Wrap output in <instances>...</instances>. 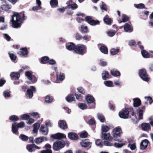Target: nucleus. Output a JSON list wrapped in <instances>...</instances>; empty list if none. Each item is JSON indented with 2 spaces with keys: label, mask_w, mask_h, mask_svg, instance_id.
<instances>
[{
  "label": "nucleus",
  "mask_w": 153,
  "mask_h": 153,
  "mask_svg": "<svg viewBox=\"0 0 153 153\" xmlns=\"http://www.w3.org/2000/svg\"><path fill=\"white\" fill-rule=\"evenodd\" d=\"M75 95L76 97V99L77 100H82V96L81 94H80L75 93Z\"/></svg>",
  "instance_id": "nucleus-62"
},
{
  "label": "nucleus",
  "mask_w": 153,
  "mask_h": 153,
  "mask_svg": "<svg viewBox=\"0 0 153 153\" xmlns=\"http://www.w3.org/2000/svg\"><path fill=\"white\" fill-rule=\"evenodd\" d=\"M76 45L73 42H69L66 45V48L68 50L72 51H74L75 52Z\"/></svg>",
  "instance_id": "nucleus-16"
},
{
  "label": "nucleus",
  "mask_w": 153,
  "mask_h": 153,
  "mask_svg": "<svg viewBox=\"0 0 153 153\" xmlns=\"http://www.w3.org/2000/svg\"><path fill=\"white\" fill-rule=\"evenodd\" d=\"M36 91V89L34 86H32L30 87V89H28L27 90V95L29 98H31L33 96V93Z\"/></svg>",
  "instance_id": "nucleus-11"
},
{
  "label": "nucleus",
  "mask_w": 153,
  "mask_h": 153,
  "mask_svg": "<svg viewBox=\"0 0 153 153\" xmlns=\"http://www.w3.org/2000/svg\"><path fill=\"white\" fill-rule=\"evenodd\" d=\"M138 75L141 79L143 81L148 82L150 80V78L146 69L143 68L139 70Z\"/></svg>",
  "instance_id": "nucleus-4"
},
{
  "label": "nucleus",
  "mask_w": 153,
  "mask_h": 153,
  "mask_svg": "<svg viewBox=\"0 0 153 153\" xmlns=\"http://www.w3.org/2000/svg\"><path fill=\"white\" fill-rule=\"evenodd\" d=\"M133 100V106L134 107H137L140 106L141 104L140 99L138 98H134Z\"/></svg>",
  "instance_id": "nucleus-23"
},
{
  "label": "nucleus",
  "mask_w": 153,
  "mask_h": 153,
  "mask_svg": "<svg viewBox=\"0 0 153 153\" xmlns=\"http://www.w3.org/2000/svg\"><path fill=\"white\" fill-rule=\"evenodd\" d=\"M124 30L126 32H132L133 30V28L128 23H126L124 25Z\"/></svg>",
  "instance_id": "nucleus-24"
},
{
  "label": "nucleus",
  "mask_w": 153,
  "mask_h": 153,
  "mask_svg": "<svg viewBox=\"0 0 153 153\" xmlns=\"http://www.w3.org/2000/svg\"><path fill=\"white\" fill-rule=\"evenodd\" d=\"M81 31L82 33H86L89 32L88 28L87 26L82 25L81 26Z\"/></svg>",
  "instance_id": "nucleus-40"
},
{
  "label": "nucleus",
  "mask_w": 153,
  "mask_h": 153,
  "mask_svg": "<svg viewBox=\"0 0 153 153\" xmlns=\"http://www.w3.org/2000/svg\"><path fill=\"white\" fill-rule=\"evenodd\" d=\"M9 119L12 121L16 122L19 120V118L16 115H13L10 117Z\"/></svg>",
  "instance_id": "nucleus-42"
},
{
  "label": "nucleus",
  "mask_w": 153,
  "mask_h": 153,
  "mask_svg": "<svg viewBox=\"0 0 153 153\" xmlns=\"http://www.w3.org/2000/svg\"><path fill=\"white\" fill-rule=\"evenodd\" d=\"M40 153H52V151L51 149L43 150Z\"/></svg>",
  "instance_id": "nucleus-64"
},
{
  "label": "nucleus",
  "mask_w": 153,
  "mask_h": 153,
  "mask_svg": "<svg viewBox=\"0 0 153 153\" xmlns=\"http://www.w3.org/2000/svg\"><path fill=\"white\" fill-rule=\"evenodd\" d=\"M45 127L44 126H41L40 128V131L42 132V133L46 135L48 133V129L46 128V130L44 129Z\"/></svg>",
  "instance_id": "nucleus-38"
},
{
  "label": "nucleus",
  "mask_w": 153,
  "mask_h": 153,
  "mask_svg": "<svg viewBox=\"0 0 153 153\" xmlns=\"http://www.w3.org/2000/svg\"><path fill=\"white\" fill-rule=\"evenodd\" d=\"M122 130L120 128L117 127L114 128L113 131L112 135L114 137H120L122 133Z\"/></svg>",
  "instance_id": "nucleus-9"
},
{
  "label": "nucleus",
  "mask_w": 153,
  "mask_h": 153,
  "mask_svg": "<svg viewBox=\"0 0 153 153\" xmlns=\"http://www.w3.org/2000/svg\"><path fill=\"white\" fill-rule=\"evenodd\" d=\"M88 123L89 125H94L96 123L95 121L93 118H91V119H90Z\"/></svg>",
  "instance_id": "nucleus-63"
},
{
  "label": "nucleus",
  "mask_w": 153,
  "mask_h": 153,
  "mask_svg": "<svg viewBox=\"0 0 153 153\" xmlns=\"http://www.w3.org/2000/svg\"><path fill=\"white\" fill-rule=\"evenodd\" d=\"M120 51V48H113L111 49L110 50V53L112 56L115 55L117 54Z\"/></svg>",
  "instance_id": "nucleus-28"
},
{
  "label": "nucleus",
  "mask_w": 153,
  "mask_h": 153,
  "mask_svg": "<svg viewBox=\"0 0 153 153\" xmlns=\"http://www.w3.org/2000/svg\"><path fill=\"white\" fill-rule=\"evenodd\" d=\"M149 141L148 140L145 139L142 140L140 144V148L142 150H145L147 147Z\"/></svg>",
  "instance_id": "nucleus-15"
},
{
  "label": "nucleus",
  "mask_w": 153,
  "mask_h": 153,
  "mask_svg": "<svg viewBox=\"0 0 153 153\" xmlns=\"http://www.w3.org/2000/svg\"><path fill=\"white\" fill-rule=\"evenodd\" d=\"M79 107L82 110H84L87 108V106L85 103H79L78 104Z\"/></svg>",
  "instance_id": "nucleus-43"
},
{
  "label": "nucleus",
  "mask_w": 153,
  "mask_h": 153,
  "mask_svg": "<svg viewBox=\"0 0 153 153\" xmlns=\"http://www.w3.org/2000/svg\"><path fill=\"white\" fill-rule=\"evenodd\" d=\"M145 98L146 100L147 101H149L150 104H151L153 102V100L152 97L150 96L145 97Z\"/></svg>",
  "instance_id": "nucleus-60"
},
{
  "label": "nucleus",
  "mask_w": 153,
  "mask_h": 153,
  "mask_svg": "<svg viewBox=\"0 0 153 153\" xmlns=\"http://www.w3.org/2000/svg\"><path fill=\"white\" fill-rule=\"evenodd\" d=\"M49 58L48 56H44L42 57L40 62L43 64H46L48 62Z\"/></svg>",
  "instance_id": "nucleus-33"
},
{
  "label": "nucleus",
  "mask_w": 153,
  "mask_h": 153,
  "mask_svg": "<svg viewBox=\"0 0 153 153\" xmlns=\"http://www.w3.org/2000/svg\"><path fill=\"white\" fill-rule=\"evenodd\" d=\"M28 53V51L26 47L21 48H20V51L17 52L18 54L24 57L27 56Z\"/></svg>",
  "instance_id": "nucleus-10"
},
{
  "label": "nucleus",
  "mask_w": 153,
  "mask_h": 153,
  "mask_svg": "<svg viewBox=\"0 0 153 153\" xmlns=\"http://www.w3.org/2000/svg\"><path fill=\"white\" fill-rule=\"evenodd\" d=\"M51 137L53 139L57 140H61L62 139L65 138L66 137L65 134L60 133L52 134Z\"/></svg>",
  "instance_id": "nucleus-12"
},
{
  "label": "nucleus",
  "mask_w": 153,
  "mask_h": 153,
  "mask_svg": "<svg viewBox=\"0 0 153 153\" xmlns=\"http://www.w3.org/2000/svg\"><path fill=\"white\" fill-rule=\"evenodd\" d=\"M85 99L90 108H94L95 107V100L93 96L88 94L86 96Z\"/></svg>",
  "instance_id": "nucleus-5"
},
{
  "label": "nucleus",
  "mask_w": 153,
  "mask_h": 153,
  "mask_svg": "<svg viewBox=\"0 0 153 153\" xmlns=\"http://www.w3.org/2000/svg\"><path fill=\"white\" fill-rule=\"evenodd\" d=\"M125 145V143H114V146L116 147L117 148H120L122 147L123 146Z\"/></svg>",
  "instance_id": "nucleus-52"
},
{
  "label": "nucleus",
  "mask_w": 153,
  "mask_h": 153,
  "mask_svg": "<svg viewBox=\"0 0 153 153\" xmlns=\"http://www.w3.org/2000/svg\"><path fill=\"white\" fill-rule=\"evenodd\" d=\"M19 137L22 141H27L28 139V137L27 136L23 134L20 135Z\"/></svg>",
  "instance_id": "nucleus-45"
},
{
  "label": "nucleus",
  "mask_w": 153,
  "mask_h": 153,
  "mask_svg": "<svg viewBox=\"0 0 153 153\" xmlns=\"http://www.w3.org/2000/svg\"><path fill=\"white\" fill-rule=\"evenodd\" d=\"M9 56L12 60L15 61L16 60L17 58L16 56L13 53H8Z\"/></svg>",
  "instance_id": "nucleus-48"
},
{
  "label": "nucleus",
  "mask_w": 153,
  "mask_h": 153,
  "mask_svg": "<svg viewBox=\"0 0 153 153\" xmlns=\"http://www.w3.org/2000/svg\"><path fill=\"white\" fill-rule=\"evenodd\" d=\"M118 29H117L116 31L115 30H110L107 32V34L109 36L112 37L115 35L116 32L118 31Z\"/></svg>",
  "instance_id": "nucleus-46"
},
{
  "label": "nucleus",
  "mask_w": 153,
  "mask_h": 153,
  "mask_svg": "<svg viewBox=\"0 0 153 153\" xmlns=\"http://www.w3.org/2000/svg\"><path fill=\"white\" fill-rule=\"evenodd\" d=\"M75 38L77 40H80L82 39V36L79 33H76L75 36Z\"/></svg>",
  "instance_id": "nucleus-54"
},
{
  "label": "nucleus",
  "mask_w": 153,
  "mask_h": 153,
  "mask_svg": "<svg viewBox=\"0 0 153 153\" xmlns=\"http://www.w3.org/2000/svg\"><path fill=\"white\" fill-rule=\"evenodd\" d=\"M30 117V116L27 114H24L21 116V118L22 120H25L28 119Z\"/></svg>",
  "instance_id": "nucleus-51"
},
{
  "label": "nucleus",
  "mask_w": 153,
  "mask_h": 153,
  "mask_svg": "<svg viewBox=\"0 0 153 153\" xmlns=\"http://www.w3.org/2000/svg\"><path fill=\"white\" fill-rule=\"evenodd\" d=\"M77 90L81 93L82 94H85V91L83 88L82 87H79L77 88Z\"/></svg>",
  "instance_id": "nucleus-61"
},
{
  "label": "nucleus",
  "mask_w": 153,
  "mask_h": 153,
  "mask_svg": "<svg viewBox=\"0 0 153 153\" xmlns=\"http://www.w3.org/2000/svg\"><path fill=\"white\" fill-rule=\"evenodd\" d=\"M103 20L104 22L108 25H111L113 21L112 20L111 18H109V16L108 15L105 16Z\"/></svg>",
  "instance_id": "nucleus-18"
},
{
  "label": "nucleus",
  "mask_w": 153,
  "mask_h": 153,
  "mask_svg": "<svg viewBox=\"0 0 153 153\" xmlns=\"http://www.w3.org/2000/svg\"><path fill=\"white\" fill-rule=\"evenodd\" d=\"M68 138L71 140H76L78 137V135L76 134L73 132L68 133Z\"/></svg>",
  "instance_id": "nucleus-22"
},
{
  "label": "nucleus",
  "mask_w": 153,
  "mask_h": 153,
  "mask_svg": "<svg viewBox=\"0 0 153 153\" xmlns=\"http://www.w3.org/2000/svg\"><path fill=\"white\" fill-rule=\"evenodd\" d=\"M58 124L59 127L62 129L65 130L68 128L66 122L64 120H59L58 122Z\"/></svg>",
  "instance_id": "nucleus-14"
},
{
  "label": "nucleus",
  "mask_w": 153,
  "mask_h": 153,
  "mask_svg": "<svg viewBox=\"0 0 153 153\" xmlns=\"http://www.w3.org/2000/svg\"><path fill=\"white\" fill-rule=\"evenodd\" d=\"M11 17V22L12 26L14 28L20 27L25 19L24 12L21 13L15 12L12 16Z\"/></svg>",
  "instance_id": "nucleus-1"
},
{
  "label": "nucleus",
  "mask_w": 153,
  "mask_h": 153,
  "mask_svg": "<svg viewBox=\"0 0 153 153\" xmlns=\"http://www.w3.org/2000/svg\"><path fill=\"white\" fill-rule=\"evenodd\" d=\"M134 6L138 9H143L145 8V6L144 4L140 3L138 4H135Z\"/></svg>",
  "instance_id": "nucleus-49"
},
{
  "label": "nucleus",
  "mask_w": 153,
  "mask_h": 153,
  "mask_svg": "<svg viewBox=\"0 0 153 153\" xmlns=\"http://www.w3.org/2000/svg\"><path fill=\"white\" fill-rule=\"evenodd\" d=\"M53 100V97L50 95H47L45 97V102L48 103L51 102Z\"/></svg>",
  "instance_id": "nucleus-27"
},
{
  "label": "nucleus",
  "mask_w": 153,
  "mask_h": 153,
  "mask_svg": "<svg viewBox=\"0 0 153 153\" xmlns=\"http://www.w3.org/2000/svg\"><path fill=\"white\" fill-rule=\"evenodd\" d=\"M141 129L144 131H147L151 129L150 125L148 123H143L141 124Z\"/></svg>",
  "instance_id": "nucleus-19"
},
{
  "label": "nucleus",
  "mask_w": 153,
  "mask_h": 153,
  "mask_svg": "<svg viewBox=\"0 0 153 153\" xmlns=\"http://www.w3.org/2000/svg\"><path fill=\"white\" fill-rule=\"evenodd\" d=\"M81 146L84 147H89L91 144V143L89 141L88 139L83 140L80 143Z\"/></svg>",
  "instance_id": "nucleus-21"
},
{
  "label": "nucleus",
  "mask_w": 153,
  "mask_h": 153,
  "mask_svg": "<svg viewBox=\"0 0 153 153\" xmlns=\"http://www.w3.org/2000/svg\"><path fill=\"white\" fill-rule=\"evenodd\" d=\"M65 144L64 141L57 140L54 142L53 145V149L54 151H58L64 147Z\"/></svg>",
  "instance_id": "nucleus-6"
},
{
  "label": "nucleus",
  "mask_w": 153,
  "mask_h": 153,
  "mask_svg": "<svg viewBox=\"0 0 153 153\" xmlns=\"http://www.w3.org/2000/svg\"><path fill=\"white\" fill-rule=\"evenodd\" d=\"M47 140V138L44 137H40L36 138L34 140L35 142L37 144Z\"/></svg>",
  "instance_id": "nucleus-17"
},
{
  "label": "nucleus",
  "mask_w": 153,
  "mask_h": 153,
  "mask_svg": "<svg viewBox=\"0 0 153 153\" xmlns=\"http://www.w3.org/2000/svg\"><path fill=\"white\" fill-rule=\"evenodd\" d=\"M100 50L104 54H107L108 53V49L106 46H102L100 47Z\"/></svg>",
  "instance_id": "nucleus-34"
},
{
  "label": "nucleus",
  "mask_w": 153,
  "mask_h": 153,
  "mask_svg": "<svg viewBox=\"0 0 153 153\" xmlns=\"http://www.w3.org/2000/svg\"><path fill=\"white\" fill-rule=\"evenodd\" d=\"M85 20L88 24L92 26H94L100 24V22L98 20H95L93 19L91 16H86L85 18Z\"/></svg>",
  "instance_id": "nucleus-8"
},
{
  "label": "nucleus",
  "mask_w": 153,
  "mask_h": 153,
  "mask_svg": "<svg viewBox=\"0 0 153 153\" xmlns=\"http://www.w3.org/2000/svg\"><path fill=\"white\" fill-rule=\"evenodd\" d=\"M10 76L12 79H18L20 76L19 73L18 72H12L10 74Z\"/></svg>",
  "instance_id": "nucleus-26"
},
{
  "label": "nucleus",
  "mask_w": 153,
  "mask_h": 153,
  "mask_svg": "<svg viewBox=\"0 0 153 153\" xmlns=\"http://www.w3.org/2000/svg\"><path fill=\"white\" fill-rule=\"evenodd\" d=\"M101 128L102 133H106L110 129L109 126H108L104 124H103L102 125Z\"/></svg>",
  "instance_id": "nucleus-29"
},
{
  "label": "nucleus",
  "mask_w": 153,
  "mask_h": 153,
  "mask_svg": "<svg viewBox=\"0 0 153 153\" xmlns=\"http://www.w3.org/2000/svg\"><path fill=\"white\" fill-rule=\"evenodd\" d=\"M27 150L30 152L34 151L36 149H39L40 148L34 144L29 145L27 146Z\"/></svg>",
  "instance_id": "nucleus-13"
},
{
  "label": "nucleus",
  "mask_w": 153,
  "mask_h": 153,
  "mask_svg": "<svg viewBox=\"0 0 153 153\" xmlns=\"http://www.w3.org/2000/svg\"><path fill=\"white\" fill-rule=\"evenodd\" d=\"M128 146L129 147L131 150H133L135 149L136 148V146L135 143L131 144L129 143L128 144Z\"/></svg>",
  "instance_id": "nucleus-58"
},
{
  "label": "nucleus",
  "mask_w": 153,
  "mask_h": 153,
  "mask_svg": "<svg viewBox=\"0 0 153 153\" xmlns=\"http://www.w3.org/2000/svg\"><path fill=\"white\" fill-rule=\"evenodd\" d=\"M12 6L7 3H4L2 4L1 8L5 11H7L11 9Z\"/></svg>",
  "instance_id": "nucleus-25"
},
{
  "label": "nucleus",
  "mask_w": 153,
  "mask_h": 153,
  "mask_svg": "<svg viewBox=\"0 0 153 153\" xmlns=\"http://www.w3.org/2000/svg\"><path fill=\"white\" fill-rule=\"evenodd\" d=\"M30 115L35 118L37 119L40 117L39 114L37 112H32L31 113Z\"/></svg>",
  "instance_id": "nucleus-47"
},
{
  "label": "nucleus",
  "mask_w": 153,
  "mask_h": 153,
  "mask_svg": "<svg viewBox=\"0 0 153 153\" xmlns=\"http://www.w3.org/2000/svg\"><path fill=\"white\" fill-rule=\"evenodd\" d=\"M102 78L104 80H106L109 77V74L108 72L105 71L102 74Z\"/></svg>",
  "instance_id": "nucleus-41"
},
{
  "label": "nucleus",
  "mask_w": 153,
  "mask_h": 153,
  "mask_svg": "<svg viewBox=\"0 0 153 153\" xmlns=\"http://www.w3.org/2000/svg\"><path fill=\"white\" fill-rule=\"evenodd\" d=\"M110 141L105 140L103 142V144L104 145L108 146H111L113 145L112 143L110 142Z\"/></svg>",
  "instance_id": "nucleus-57"
},
{
  "label": "nucleus",
  "mask_w": 153,
  "mask_h": 153,
  "mask_svg": "<svg viewBox=\"0 0 153 153\" xmlns=\"http://www.w3.org/2000/svg\"><path fill=\"white\" fill-rule=\"evenodd\" d=\"M102 137L103 139L108 140L110 141H111L113 139L112 138L110 137V134L109 133H102Z\"/></svg>",
  "instance_id": "nucleus-20"
},
{
  "label": "nucleus",
  "mask_w": 153,
  "mask_h": 153,
  "mask_svg": "<svg viewBox=\"0 0 153 153\" xmlns=\"http://www.w3.org/2000/svg\"><path fill=\"white\" fill-rule=\"evenodd\" d=\"M25 75L27 77L28 79H31V76L33 75L29 71H27L25 73Z\"/></svg>",
  "instance_id": "nucleus-55"
},
{
  "label": "nucleus",
  "mask_w": 153,
  "mask_h": 153,
  "mask_svg": "<svg viewBox=\"0 0 153 153\" xmlns=\"http://www.w3.org/2000/svg\"><path fill=\"white\" fill-rule=\"evenodd\" d=\"M141 53L143 57L146 58L150 57L149 54L146 50H142L141 51Z\"/></svg>",
  "instance_id": "nucleus-37"
},
{
  "label": "nucleus",
  "mask_w": 153,
  "mask_h": 153,
  "mask_svg": "<svg viewBox=\"0 0 153 153\" xmlns=\"http://www.w3.org/2000/svg\"><path fill=\"white\" fill-rule=\"evenodd\" d=\"M16 123H12V130L13 132L15 134L18 133V129L19 128H22L25 126V124L24 122H21L16 124Z\"/></svg>",
  "instance_id": "nucleus-7"
},
{
  "label": "nucleus",
  "mask_w": 153,
  "mask_h": 153,
  "mask_svg": "<svg viewBox=\"0 0 153 153\" xmlns=\"http://www.w3.org/2000/svg\"><path fill=\"white\" fill-rule=\"evenodd\" d=\"M50 4L52 7H56L58 5L57 0H51L50 1Z\"/></svg>",
  "instance_id": "nucleus-39"
},
{
  "label": "nucleus",
  "mask_w": 153,
  "mask_h": 153,
  "mask_svg": "<svg viewBox=\"0 0 153 153\" xmlns=\"http://www.w3.org/2000/svg\"><path fill=\"white\" fill-rule=\"evenodd\" d=\"M88 134L86 131H84L81 132L80 137L82 138H85L88 137Z\"/></svg>",
  "instance_id": "nucleus-44"
},
{
  "label": "nucleus",
  "mask_w": 153,
  "mask_h": 153,
  "mask_svg": "<svg viewBox=\"0 0 153 153\" xmlns=\"http://www.w3.org/2000/svg\"><path fill=\"white\" fill-rule=\"evenodd\" d=\"M111 74L114 76H120V72L117 70L114 69H113L110 71Z\"/></svg>",
  "instance_id": "nucleus-31"
},
{
  "label": "nucleus",
  "mask_w": 153,
  "mask_h": 153,
  "mask_svg": "<svg viewBox=\"0 0 153 153\" xmlns=\"http://www.w3.org/2000/svg\"><path fill=\"white\" fill-rule=\"evenodd\" d=\"M3 95L5 98L10 97V91L8 90L4 91L3 93Z\"/></svg>",
  "instance_id": "nucleus-56"
},
{
  "label": "nucleus",
  "mask_w": 153,
  "mask_h": 153,
  "mask_svg": "<svg viewBox=\"0 0 153 153\" xmlns=\"http://www.w3.org/2000/svg\"><path fill=\"white\" fill-rule=\"evenodd\" d=\"M78 7L76 3H74L71 5H67L65 7V8L70 9L71 8L72 10H75Z\"/></svg>",
  "instance_id": "nucleus-35"
},
{
  "label": "nucleus",
  "mask_w": 153,
  "mask_h": 153,
  "mask_svg": "<svg viewBox=\"0 0 153 153\" xmlns=\"http://www.w3.org/2000/svg\"><path fill=\"white\" fill-rule=\"evenodd\" d=\"M75 98L73 94H69L66 98V101L68 102H71L75 100Z\"/></svg>",
  "instance_id": "nucleus-30"
},
{
  "label": "nucleus",
  "mask_w": 153,
  "mask_h": 153,
  "mask_svg": "<svg viewBox=\"0 0 153 153\" xmlns=\"http://www.w3.org/2000/svg\"><path fill=\"white\" fill-rule=\"evenodd\" d=\"M105 85L108 87H113V84L112 82L110 81H106L104 82Z\"/></svg>",
  "instance_id": "nucleus-50"
},
{
  "label": "nucleus",
  "mask_w": 153,
  "mask_h": 153,
  "mask_svg": "<svg viewBox=\"0 0 153 153\" xmlns=\"http://www.w3.org/2000/svg\"><path fill=\"white\" fill-rule=\"evenodd\" d=\"M29 79L32 82V83H34L36 82L37 80V79L36 77L34 75H33L32 76H31V78L30 79Z\"/></svg>",
  "instance_id": "nucleus-59"
},
{
  "label": "nucleus",
  "mask_w": 153,
  "mask_h": 153,
  "mask_svg": "<svg viewBox=\"0 0 153 153\" xmlns=\"http://www.w3.org/2000/svg\"><path fill=\"white\" fill-rule=\"evenodd\" d=\"M131 114L132 116H135L134 110L132 107L126 106L125 109L120 111L119 113V117L122 118L126 119L129 117V114Z\"/></svg>",
  "instance_id": "nucleus-2"
},
{
  "label": "nucleus",
  "mask_w": 153,
  "mask_h": 153,
  "mask_svg": "<svg viewBox=\"0 0 153 153\" xmlns=\"http://www.w3.org/2000/svg\"><path fill=\"white\" fill-rule=\"evenodd\" d=\"M98 119L102 123H104L105 121V118L104 115L98 113L97 114Z\"/></svg>",
  "instance_id": "nucleus-36"
},
{
  "label": "nucleus",
  "mask_w": 153,
  "mask_h": 153,
  "mask_svg": "<svg viewBox=\"0 0 153 153\" xmlns=\"http://www.w3.org/2000/svg\"><path fill=\"white\" fill-rule=\"evenodd\" d=\"M130 19V18L128 16L125 14H123L122 16L121 20L119 22L120 23L122 22H125L128 21Z\"/></svg>",
  "instance_id": "nucleus-32"
},
{
  "label": "nucleus",
  "mask_w": 153,
  "mask_h": 153,
  "mask_svg": "<svg viewBox=\"0 0 153 153\" xmlns=\"http://www.w3.org/2000/svg\"><path fill=\"white\" fill-rule=\"evenodd\" d=\"M96 144L97 145L99 146L100 147H102V141L100 139L97 140L95 142Z\"/></svg>",
  "instance_id": "nucleus-53"
},
{
  "label": "nucleus",
  "mask_w": 153,
  "mask_h": 153,
  "mask_svg": "<svg viewBox=\"0 0 153 153\" xmlns=\"http://www.w3.org/2000/svg\"><path fill=\"white\" fill-rule=\"evenodd\" d=\"M75 49L74 53L81 55H84L87 51V48L86 46L82 44L77 45Z\"/></svg>",
  "instance_id": "nucleus-3"
}]
</instances>
